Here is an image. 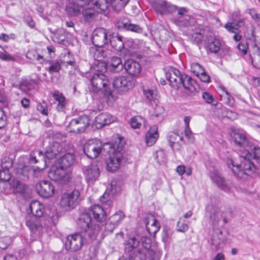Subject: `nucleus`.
<instances>
[{
	"label": "nucleus",
	"instance_id": "25",
	"mask_svg": "<svg viewBox=\"0 0 260 260\" xmlns=\"http://www.w3.org/2000/svg\"><path fill=\"white\" fill-rule=\"evenodd\" d=\"M115 120V117L108 113H101L95 117V126L98 128L112 123Z\"/></svg>",
	"mask_w": 260,
	"mask_h": 260
},
{
	"label": "nucleus",
	"instance_id": "54",
	"mask_svg": "<svg viewBox=\"0 0 260 260\" xmlns=\"http://www.w3.org/2000/svg\"><path fill=\"white\" fill-rule=\"evenodd\" d=\"M192 72L197 76H199V75L202 72L205 71L202 67L198 63H193L191 66Z\"/></svg>",
	"mask_w": 260,
	"mask_h": 260
},
{
	"label": "nucleus",
	"instance_id": "53",
	"mask_svg": "<svg viewBox=\"0 0 260 260\" xmlns=\"http://www.w3.org/2000/svg\"><path fill=\"white\" fill-rule=\"evenodd\" d=\"M12 160L10 158L5 157L2 159L1 169L9 170V169L12 167Z\"/></svg>",
	"mask_w": 260,
	"mask_h": 260
},
{
	"label": "nucleus",
	"instance_id": "44",
	"mask_svg": "<svg viewBox=\"0 0 260 260\" xmlns=\"http://www.w3.org/2000/svg\"><path fill=\"white\" fill-rule=\"evenodd\" d=\"M47 137L49 139V142H50L51 144L58 143L60 144V142L62 139V136L60 133L54 134L52 131H49L47 132Z\"/></svg>",
	"mask_w": 260,
	"mask_h": 260
},
{
	"label": "nucleus",
	"instance_id": "22",
	"mask_svg": "<svg viewBox=\"0 0 260 260\" xmlns=\"http://www.w3.org/2000/svg\"><path fill=\"white\" fill-rule=\"evenodd\" d=\"M109 41L112 48L116 51L120 52L124 48V38L118 34L110 35Z\"/></svg>",
	"mask_w": 260,
	"mask_h": 260
},
{
	"label": "nucleus",
	"instance_id": "18",
	"mask_svg": "<svg viewBox=\"0 0 260 260\" xmlns=\"http://www.w3.org/2000/svg\"><path fill=\"white\" fill-rule=\"evenodd\" d=\"M153 8L156 13L161 15L173 13L177 10V6L168 3L166 1L154 2Z\"/></svg>",
	"mask_w": 260,
	"mask_h": 260
},
{
	"label": "nucleus",
	"instance_id": "16",
	"mask_svg": "<svg viewBox=\"0 0 260 260\" xmlns=\"http://www.w3.org/2000/svg\"><path fill=\"white\" fill-rule=\"evenodd\" d=\"M183 75L179 70L174 68L170 69L166 73V77L170 85L177 89L181 86Z\"/></svg>",
	"mask_w": 260,
	"mask_h": 260
},
{
	"label": "nucleus",
	"instance_id": "20",
	"mask_svg": "<svg viewBox=\"0 0 260 260\" xmlns=\"http://www.w3.org/2000/svg\"><path fill=\"white\" fill-rule=\"evenodd\" d=\"M100 174V168L96 164H91L84 169V174L87 182L95 181L99 178Z\"/></svg>",
	"mask_w": 260,
	"mask_h": 260
},
{
	"label": "nucleus",
	"instance_id": "58",
	"mask_svg": "<svg viewBox=\"0 0 260 260\" xmlns=\"http://www.w3.org/2000/svg\"><path fill=\"white\" fill-rule=\"evenodd\" d=\"M144 93L145 95V97L149 101H153L154 102V100L156 95L155 91L150 89L144 90Z\"/></svg>",
	"mask_w": 260,
	"mask_h": 260
},
{
	"label": "nucleus",
	"instance_id": "15",
	"mask_svg": "<svg viewBox=\"0 0 260 260\" xmlns=\"http://www.w3.org/2000/svg\"><path fill=\"white\" fill-rule=\"evenodd\" d=\"M108 33L103 28L95 29L92 36V42L95 47H103L108 42Z\"/></svg>",
	"mask_w": 260,
	"mask_h": 260
},
{
	"label": "nucleus",
	"instance_id": "11",
	"mask_svg": "<svg viewBox=\"0 0 260 260\" xmlns=\"http://www.w3.org/2000/svg\"><path fill=\"white\" fill-rule=\"evenodd\" d=\"M188 11V9L185 7H177V15L172 18V21L176 25L181 27H186L190 25L193 18L187 14Z\"/></svg>",
	"mask_w": 260,
	"mask_h": 260
},
{
	"label": "nucleus",
	"instance_id": "46",
	"mask_svg": "<svg viewBox=\"0 0 260 260\" xmlns=\"http://www.w3.org/2000/svg\"><path fill=\"white\" fill-rule=\"evenodd\" d=\"M129 123L133 128H140L144 124L145 120L141 116H135L130 119Z\"/></svg>",
	"mask_w": 260,
	"mask_h": 260
},
{
	"label": "nucleus",
	"instance_id": "63",
	"mask_svg": "<svg viewBox=\"0 0 260 260\" xmlns=\"http://www.w3.org/2000/svg\"><path fill=\"white\" fill-rule=\"evenodd\" d=\"M248 14L256 22H260V14H258L254 9H249Z\"/></svg>",
	"mask_w": 260,
	"mask_h": 260
},
{
	"label": "nucleus",
	"instance_id": "26",
	"mask_svg": "<svg viewBox=\"0 0 260 260\" xmlns=\"http://www.w3.org/2000/svg\"><path fill=\"white\" fill-rule=\"evenodd\" d=\"M146 229L150 235L155 236L160 229V224L153 215H149L145 222Z\"/></svg>",
	"mask_w": 260,
	"mask_h": 260
},
{
	"label": "nucleus",
	"instance_id": "28",
	"mask_svg": "<svg viewBox=\"0 0 260 260\" xmlns=\"http://www.w3.org/2000/svg\"><path fill=\"white\" fill-rule=\"evenodd\" d=\"M68 6L69 10L74 15H77L80 12V8L90 4L91 0H72Z\"/></svg>",
	"mask_w": 260,
	"mask_h": 260
},
{
	"label": "nucleus",
	"instance_id": "42",
	"mask_svg": "<svg viewBox=\"0 0 260 260\" xmlns=\"http://www.w3.org/2000/svg\"><path fill=\"white\" fill-rule=\"evenodd\" d=\"M40 160L46 162L43 152L41 151L31 152L29 155V162L30 164H36Z\"/></svg>",
	"mask_w": 260,
	"mask_h": 260
},
{
	"label": "nucleus",
	"instance_id": "10",
	"mask_svg": "<svg viewBox=\"0 0 260 260\" xmlns=\"http://www.w3.org/2000/svg\"><path fill=\"white\" fill-rule=\"evenodd\" d=\"M226 241V238L219 229L213 230L211 237L209 241L211 249L214 251L222 248Z\"/></svg>",
	"mask_w": 260,
	"mask_h": 260
},
{
	"label": "nucleus",
	"instance_id": "60",
	"mask_svg": "<svg viewBox=\"0 0 260 260\" xmlns=\"http://www.w3.org/2000/svg\"><path fill=\"white\" fill-rule=\"evenodd\" d=\"M251 62L256 68H260V53L255 54L253 57H251Z\"/></svg>",
	"mask_w": 260,
	"mask_h": 260
},
{
	"label": "nucleus",
	"instance_id": "23",
	"mask_svg": "<svg viewBox=\"0 0 260 260\" xmlns=\"http://www.w3.org/2000/svg\"><path fill=\"white\" fill-rule=\"evenodd\" d=\"M62 150V147L58 143L51 144L49 142V145L46 148L45 152L44 157L48 159L55 158Z\"/></svg>",
	"mask_w": 260,
	"mask_h": 260
},
{
	"label": "nucleus",
	"instance_id": "64",
	"mask_svg": "<svg viewBox=\"0 0 260 260\" xmlns=\"http://www.w3.org/2000/svg\"><path fill=\"white\" fill-rule=\"evenodd\" d=\"M117 226L116 224L113 223L111 222L110 219H109L108 222L106 223L105 224V232L106 233L109 232L110 233H112L114 229Z\"/></svg>",
	"mask_w": 260,
	"mask_h": 260
},
{
	"label": "nucleus",
	"instance_id": "39",
	"mask_svg": "<svg viewBox=\"0 0 260 260\" xmlns=\"http://www.w3.org/2000/svg\"><path fill=\"white\" fill-rule=\"evenodd\" d=\"M233 139L238 146L246 147H249V142L245 135L240 132L235 133L233 135Z\"/></svg>",
	"mask_w": 260,
	"mask_h": 260
},
{
	"label": "nucleus",
	"instance_id": "43",
	"mask_svg": "<svg viewBox=\"0 0 260 260\" xmlns=\"http://www.w3.org/2000/svg\"><path fill=\"white\" fill-rule=\"evenodd\" d=\"M129 0H110V5L116 12L121 11L128 3Z\"/></svg>",
	"mask_w": 260,
	"mask_h": 260
},
{
	"label": "nucleus",
	"instance_id": "41",
	"mask_svg": "<svg viewBox=\"0 0 260 260\" xmlns=\"http://www.w3.org/2000/svg\"><path fill=\"white\" fill-rule=\"evenodd\" d=\"M245 24L244 20L243 19H238L237 21H234L233 22H228L225 27L226 29L232 32L236 33L239 28L243 26Z\"/></svg>",
	"mask_w": 260,
	"mask_h": 260
},
{
	"label": "nucleus",
	"instance_id": "4",
	"mask_svg": "<svg viewBox=\"0 0 260 260\" xmlns=\"http://www.w3.org/2000/svg\"><path fill=\"white\" fill-rule=\"evenodd\" d=\"M77 224L82 231L88 232V236L91 239H95L100 231L99 224L92 225L90 215L88 213L80 215Z\"/></svg>",
	"mask_w": 260,
	"mask_h": 260
},
{
	"label": "nucleus",
	"instance_id": "14",
	"mask_svg": "<svg viewBox=\"0 0 260 260\" xmlns=\"http://www.w3.org/2000/svg\"><path fill=\"white\" fill-rule=\"evenodd\" d=\"M121 190L120 186L116 181H112L111 183L110 188L107 190L104 194L100 198V201L105 207L107 205L110 206L112 204V199L114 194L119 193Z\"/></svg>",
	"mask_w": 260,
	"mask_h": 260
},
{
	"label": "nucleus",
	"instance_id": "13",
	"mask_svg": "<svg viewBox=\"0 0 260 260\" xmlns=\"http://www.w3.org/2000/svg\"><path fill=\"white\" fill-rule=\"evenodd\" d=\"M113 86L119 92L125 91L134 87V82L132 77H116L113 79Z\"/></svg>",
	"mask_w": 260,
	"mask_h": 260
},
{
	"label": "nucleus",
	"instance_id": "5",
	"mask_svg": "<svg viewBox=\"0 0 260 260\" xmlns=\"http://www.w3.org/2000/svg\"><path fill=\"white\" fill-rule=\"evenodd\" d=\"M106 143L102 144L99 139H92L86 142L83 146V151L85 154L91 159L97 158L102 150L107 151L108 146H106Z\"/></svg>",
	"mask_w": 260,
	"mask_h": 260
},
{
	"label": "nucleus",
	"instance_id": "3",
	"mask_svg": "<svg viewBox=\"0 0 260 260\" xmlns=\"http://www.w3.org/2000/svg\"><path fill=\"white\" fill-rule=\"evenodd\" d=\"M90 89L95 92H101L108 103H113L115 100L112 91L109 89L110 82L107 77L102 73L94 74L90 79Z\"/></svg>",
	"mask_w": 260,
	"mask_h": 260
},
{
	"label": "nucleus",
	"instance_id": "59",
	"mask_svg": "<svg viewBox=\"0 0 260 260\" xmlns=\"http://www.w3.org/2000/svg\"><path fill=\"white\" fill-rule=\"evenodd\" d=\"M249 147L253 152V158L260 161V147L258 146H253L252 148L251 146L250 145Z\"/></svg>",
	"mask_w": 260,
	"mask_h": 260
},
{
	"label": "nucleus",
	"instance_id": "37",
	"mask_svg": "<svg viewBox=\"0 0 260 260\" xmlns=\"http://www.w3.org/2000/svg\"><path fill=\"white\" fill-rule=\"evenodd\" d=\"M74 160L75 156L73 154H66L59 158V166L66 170L74 164Z\"/></svg>",
	"mask_w": 260,
	"mask_h": 260
},
{
	"label": "nucleus",
	"instance_id": "40",
	"mask_svg": "<svg viewBox=\"0 0 260 260\" xmlns=\"http://www.w3.org/2000/svg\"><path fill=\"white\" fill-rule=\"evenodd\" d=\"M14 193L23 194L25 192L27 187L17 179H13L10 183Z\"/></svg>",
	"mask_w": 260,
	"mask_h": 260
},
{
	"label": "nucleus",
	"instance_id": "55",
	"mask_svg": "<svg viewBox=\"0 0 260 260\" xmlns=\"http://www.w3.org/2000/svg\"><path fill=\"white\" fill-rule=\"evenodd\" d=\"M123 26L126 29L131 30L134 32H141L142 31V28L138 25L131 23H124Z\"/></svg>",
	"mask_w": 260,
	"mask_h": 260
},
{
	"label": "nucleus",
	"instance_id": "36",
	"mask_svg": "<svg viewBox=\"0 0 260 260\" xmlns=\"http://www.w3.org/2000/svg\"><path fill=\"white\" fill-rule=\"evenodd\" d=\"M181 80V86H182L184 89L188 90L190 92H193L196 90V83L193 80L188 76L183 75Z\"/></svg>",
	"mask_w": 260,
	"mask_h": 260
},
{
	"label": "nucleus",
	"instance_id": "7",
	"mask_svg": "<svg viewBox=\"0 0 260 260\" xmlns=\"http://www.w3.org/2000/svg\"><path fill=\"white\" fill-rule=\"evenodd\" d=\"M82 200L80 192L77 189L71 192L64 193L61 197L60 204L66 210L74 208L77 206Z\"/></svg>",
	"mask_w": 260,
	"mask_h": 260
},
{
	"label": "nucleus",
	"instance_id": "35",
	"mask_svg": "<svg viewBox=\"0 0 260 260\" xmlns=\"http://www.w3.org/2000/svg\"><path fill=\"white\" fill-rule=\"evenodd\" d=\"M54 100L58 102L56 109L58 111H63L67 105L66 99L63 94L58 91H55L52 93Z\"/></svg>",
	"mask_w": 260,
	"mask_h": 260
},
{
	"label": "nucleus",
	"instance_id": "62",
	"mask_svg": "<svg viewBox=\"0 0 260 260\" xmlns=\"http://www.w3.org/2000/svg\"><path fill=\"white\" fill-rule=\"evenodd\" d=\"M202 98L204 101L208 104H212L214 101L212 95L207 92L203 93Z\"/></svg>",
	"mask_w": 260,
	"mask_h": 260
},
{
	"label": "nucleus",
	"instance_id": "17",
	"mask_svg": "<svg viewBox=\"0 0 260 260\" xmlns=\"http://www.w3.org/2000/svg\"><path fill=\"white\" fill-rule=\"evenodd\" d=\"M209 175L212 181L220 189L224 191H229L231 189V185L226 182L218 170H214L211 171Z\"/></svg>",
	"mask_w": 260,
	"mask_h": 260
},
{
	"label": "nucleus",
	"instance_id": "1",
	"mask_svg": "<svg viewBox=\"0 0 260 260\" xmlns=\"http://www.w3.org/2000/svg\"><path fill=\"white\" fill-rule=\"evenodd\" d=\"M239 155L242 158L241 164L236 163L231 158L227 159L226 164L236 177L245 180L257 169L250 160L251 154L248 150H244L239 154Z\"/></svg>",
	"mask_w": 260,
	"mask_h": 260
},
{
	"label": "nucleus",
	"instance_id": "45",
	"mask_svg": "<svg viewBox=\"0 0 260 260\" xmlns=\"http://www.w3.org/2000/svg\"><path fill=\"white\" fill-rule=\"evenodd\" d=\"M220 46L221 44L219 40L214 38L209 41L208 49L212 53H217L220 50Z\"/></svg>",
	"mask_w": 260,
	"mask_h": 260
},
{
	"label": "nucleus",
	"instance_id": "51",
	"mask_svg": "<svg viewBox=\"0 0 260 260\" xmlns=\"http://www.w3.org/2000/svg\"><path fill=\"white\" fill-rule=\"evenodd\" d=\"M11 179V174L9 170L7 169L0 170V181L7 182Z\"/></svg>",
	"mask_w": 260,
	"mask_h": 260
},
{
	"label": "nucleus",
	"instance_id": "57",
	"mask_svg": "<svg viewBox=\"0 0 260 260\" xmlns=\"http://www.w3.org/2000/svg\"><path fill=\"white\" fill-rule=\"evenodd\" d=\"M142 246L144 247L143 250H146V252L151 247V240L147 237H143L141 238Z\"/></svg>",
	"mask_w": 260,
	"mask_h": 260
},
{
	"label": "nucleus",
	"instance_id": "2",
	"mask_svg": "<svg viewBox=\"0 0 260 260\" xmlns=\"http://www.w3.org/2000/svg\"><path fill=\"white\" fill-rule=\"evenodd\" d=\"M105 146H108L107 152L109 153L107 160V169L109 171H115L119 168L123 158V142L120 138H117L113 143L108 142Z\"/></svg>",
	"mask_w": 260,
	"mask_h": 260
},
{
	"label": "nucleus",
	"instance_id": "30",
	"mask_svg": "<svg viewBox=\"0 0 260 260\" xmlns=\"http://www.w3.org/2000/svg\"><path fill=\"white\" fill-rule=\"evenodd\" d=\"M29 208L31 213L33 215L32 217H42L45 211L44 205L41 202L38 201H34L30 203Z\"/></svg>",
	"mask_w": 260,
	"mask_h": 260
},
{
	"label": "nucleus",
	"instance_id": "32",
	"mask_svg": "<svg viewBox=\"0 0 260 260\" xmlns=\"http://www.w3.org/2000/svg\"><path fill=\"white\" fill-rule=\"evenodd\" d=\"M158 138L157 132V127L156 125H153L150 127L149 131L146 134L145 142L147 146H151L153 145Z\"/></svg>",
	"mask_w": 260,
	"mask_h": 260
},
{
	"label": "nucleus",
	"instance_id": "34",
	"mask_svg": "<svg viewBox=\"0 0 260 260\" xmlns=\"http://www.w3.org/2000/svg\"><path fill=\"white\" fill-rule=\"evenodd\" d=\"M109 69L111 72L118 73L122 71L124 68V64L122 62L121 59L119 57L113 56L109 61Z\"/></svg>",
	"mask_w": 260,
	"mask_h": 260
},
{
	"label": "nucleus",
	"instance_id": "47",
	"mask_svg": "<svg viewBox=\"0 0 260 260\" xmlns=\"http://www.w3.org/2000/svg\"><path fill=\"white\" fill-rule=\"evenodd\" d=\"M49 66L46 68V70L52 74L54 72H58L61 69V65L58 60H49L47 61Z\"/></svg>",
	"mask_w": 260,
	"mask_h": 260
},
{
	"label": "nucleus",
	"instance_id": "6",
	"mask_svg": "<svg viewBox=\"0 0 260 260\" xmlns=\"http://www.w3.org/2000/svg\"><path fill=\"white\" fill-rule=\"evenodd\" d=\"M139 242L135 237L129 239L125 244V250L129 254V260H146V250L138 248Z\"/></svg>",
	"mask_w": 260,
	"mask_h": 260
},
{
	"label": "nucleus",
	"instance_id": "29",
	"mask_svg": "<svg viewBox=\"0 0 260 260\" xmlns=\"http://www.w3.org/2000/svg\"><path fill=\"white\" fill-rule=\"evenodd\" d=\"M29 171L30 168L20 160L15 168V173L16 175L24 180L28 178Z\"/></svg>",
	"mask_w": 260,
	"mask_h": 260
},
{
	"label": "nucleus",
	"instance_id": "21",
	"mask_svg": "<svg viewBox=\"0 0 260 260\" xmlns=\"http://www.w3.org/2000/svg\"><path fill=\"white\" fill-rule=\"evenodd\" d=\"M26 225L28 227L31 233L36 235H39L43 229L41 220L35 217H27Z\"/></svg>",
	"mask_w": 260,
	"mask_h": 260
},
{
	"label": "nucleus",
	"instance_id": "8",
	"mask_svg": "<svg viewBox=\"0 0 260 260\" xmlns=\"http://www.w3.org/2000/svg\"><path fill=\"white\" fill-rule=\"evenodd\" d=\"M90 124L89 117L83 115L73 119L69 124L67 129L70 133L79 134L84 132Z\"/></svg>",
	"mask_w": 260,
	"mask_h": 260
},
{
	"label": "nucleus",
	"instance_id": "52",
	"mask_svg": "<svg viewBox=\"0 0 260 260\" xmlns=\"http://www.w3.org/2000/svg\"><path fill=\"white\" fill-rule=\"evenodd\" d=\"M37 109L42 114L48 115V104L45 101L39 103L37 105Z\"/></svg>",
	"mask_w": 260,
	"mask_h": 260
},
{
	"label": "nucleus",
	"instance_id": "49",
	"mask_svg": "<svg viewBox=\"0 0 260 260\" xmlns=\"http://www.w3.org/2000/svg\"><path fill=\"white\" fill-rule=\"evenodd\" d=\"M67 34L63 29H58L53 36V41L59 44L62 43L67 38Z\"/></svg>",
	"mask_w": 260,
	"mask_h": 260
},
{
	"label": "nucleus",
	"instance_id": "31",
	"mask_svg": "<svg viewBox=\"0 0 260 260\" xmlns=\"http://www.w3.org/2000/svg\"><path fill=\"white\" fill-rule=\"evenodd\" d=\"M103 207H102L98 205H94L92 208L91 211L92 212V214L93 215V217L95 220L98 222H103L106 219V213L104 210V208H107V207H109L107 205L106 207L103 204Z\"/></svg>",
	"mask_w": 260,
	"mask_h": 260
},
{
	"label": "nucleus",
	"instance_id": "12",
	"mask_svg": "<svg viewBox=\"0 0 260 260\" xmlns=\"http://www.w3.org/2000/svg\"><path fill=\"white\" fill-rule=\"evenodd\" d=\"M83 244V237L79 234H75L66 238L64 245L67 250L76 252L81 248Z\"/></svg>",
	"mask_w": 260,
	"mask_h": 260
},
{
	"label": "nucleus",
	"instance_id": "50",
	"mask_svg": "<svg viewBox=\"0 0 260 260\" xmlns=\"http://www.w3.org/2000/svg\"><path fill=\"white\" fill-rule=\"evenodd\" d=\"M124 218L125 214L124 213L119 211L112 215L109 219L112 223L117 226Z\"/></svg>",
	"mask_w": 260,
	"mask_h": 260
},
{
	"label": "nucleus",
	"instance_id": "56",
	"mask_svg": "<svg viewBox=\"0 0 260 260\" xmlns=\"http://www.w3.org/2000/svg\"><path fill=\"white\" fill-rule=\"evenodd\" d=\"M177 231L180 232H185L188 229V225L187 223L182 221L181 218L179 219L177 224Z\"/></svg>",
	"mask_w": 260,
	"mask_h": 260
},
{
	"label": "nucleus",
	"instance_id": "38",
	"mask_svg": "<svg viewBox=\"0 0 260 260\" xmlns=\"http://www.w3.org/2000/svg\"><path fill=\"white\" fill-rule=\"evenodd\" d=\"M90 54L98 60H102L107 56V52L102 47H91L89 49Z\"/></svg>",
	"mask_w": 260,
	"mask_h": 260
},
{
	"label": "nucleus",
	"instance_id": "9",
	"mask_svg": "<svg viewBox=\"0 0 260 260\" xmlns=\"http://www.w3.org/2000/svg\"><path fill=\"white\" fill-rule=\"evenodd\" d=\"M71 174L60 166L52 167L49 172L48 176L52 180L61 184L68 183L71 179Z\"/></svg>",
	"mask_w": 260,
	"mask_h": 260
},
{
	"label": "nucleus",
	"instance_id": "19",
	"mask_svg": "<svg viewBox=\"0 0 260 260\" xmlns=\"http://www.w3.org/2000/svg\"><path fill=\"white\" fill-rule=\"evenodd\" d=\"M36 188L38 193L44 198H49L54 192V187L49 181L40 182L37 184Z\"/></svg>",
	"mask_w": 260,
	"mask_h": 260
},
{
	"label": "nucleus",
	"instance_id": "24",
	"mask_svg": "<svg viewBox=\"0 0 260 260\" xmlns=\"http://www.w3.org/2000/svg\"><path fill=\"white\" fill-rule=\"evenodd\" d=\"M167 139L170 146L174 150H178L180 149L183 142V137L177 133L171 132L168 133Z\"/></svg>",
	"mask_w": 260,
	"mask_h": 260
},
{
	"label": "nucleus",
	"instance_id": "33",
	"mask_svg": "<svg viewBox=\"0 0 260 260\" xmlns=\"http://www.w3.org/2000/svg\"><path fill=\"white\" fill-rule=\"evenodd\" d=\"M90 4L93 6V9L98 13L107 12L110 5L108 0H91Z\"/></svg>",
	"mask_w": 260,
	"mask_h": 260
},
{
	"label": "nucleus",
	"instance_id": "27",
	"mask_svg": "<svg viewBox=\"0 0 260 260\" xmlns=\"http://www.w3.org/2000/svg\"><path fill=\"white\" fill-rule=\"evenodd\" d=\"M124 68L129 75L133 76H137L141 72L140 64L133 59L126 60L124 64Z\"/></svg>",
	"mask_w": 260,
	"mask_h": 260
},
{
	"label": "nucleus",
	"instance_id": "48",
	"mask_svg": "<svg viewBox=\"0 0 260 260\" xmlns=\"http://www.w3.org/2000/svg\"><path fill=\"white\" fill-rule=\"evenodd\" d=\"M220 88L223 92V93L221 94V98L225 100V104L230 106H233L234 104V98L231 96L225 87L221 86Z\"/></svg>",
	"mask_w": 260,
	"mask_h": 260
},
{
	"label": "nucleus",
	"instance_id": "61",
	"mask_svg": "<svg viewBox=\"0 0 260 260\" xmlns=\"http://www.w3.org/2000/svg\"><path fill=\"white\" fill-rule=\"evenodd\" d=\"M26 57L30 60H39L42 59V56L35 52L28 51L26 54Z\"/></svg>",
	"mask_w": 260,
	"mask_h": 260
}]
</instances>
